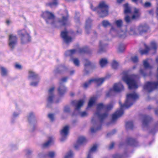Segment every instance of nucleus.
<instances>
[{
  "label": "nucleus",
  "instance_id": "obj_1",
  "mask_svg": "<svg viewBox=\"0 0 158 158\" xmlns=\"http://www.w3.org/2000/svg\"><path fill=\"white\" fill-rule=\"evenodd\" d=\"M139 98L138 95L135 93H129L127 95L126 100L123 105L121 104L120 102L119 103L120 105V109L117 111L112 116V121L114 122L123 113V110L127 109L131 106L134 101Z\"/></svg>",
  "mask_w": 158,
  "mask_h": 158
},
{
  "label": "nucleus",
  "instance_id": "obj_2",
  "mask_svg": "<svg viewBox=\"0 0 158 158\" xmlns=\"http://www.w3.org/2000/svg\"><path fill=\"white\" fill-rule=\"evenodd\" d=\"M113 103H110L106 106H104L102 104H98L97 107V112L95 115V117L92 119V122L94 123L96 118L98 119L97 122V123H98V120L101 122L103 119L105 118L107 116V114L106 113L103 114H101V112L104 109L110 110L113 107Z\"/></svg>",
  "mask_w": 158,
  "mask_h": 158
},
{
  "label": "nucleus",
  "instance_id": "obj_3",
  "mask_svg": "<svg viewBox=\"0 0 158 158\" xmlns=\"http://www.w3.org/2000/svg\"><path fill=\"white\" fill-rule=\"evenodd\" d=\"M139 78L137 75H125L122 78V80L128 85L130 89H135L138 88V82L136 80Z\"/></svg>",
  "mask_w": 158,
  "mask_h": 158
},
{
  "label": "nucleus",
  "instance_id": "obj_4",
  "mask_svg": "<svg viewBox=\"0 0 158 158\" xmlns=\"http://www.w3.org/2000/svg\"><path fill=\"white\" fill-rule=\"evenodd\" d=\"M108 5L104 2H100L98 7L94 8H93L92 4H90V8L92 10L98 12L101 17H104L108 15Z\"/></svg>",
  "mask_w": 158,
  "mask_h": 158
},
{
  "label": "nucleus",
  "instance_id": "obj_5",
  "mask_svg": "<svg viewBox=\"0 0 158 158\" xmlns=\"http://www.w3.org/2000/svg\"><path fill=\"white\" fill-rule=\"evenodd\" d=\"M18 33L21 37L22 43L25 44L31 41V37L25 30H22L19 31Z\"/></svg>",
  "mask_w": 158,
  "mask_h": 158
},
{
  "label": "nucleus",
  "instance_id": "obj_6",
  "mask_svg": "<svg viewBox=\"0 0 158 158\" xmlns=\"http://www.w3.org/2000/svg\"><path fill=\"white\" fill-rule=\"evenodd\" d=\"M43 15L44 17L46 18L47 23L52 25L55 24L54 15L52 13L46 11L43 13Z\"/></svg>",
  "mask_w": 158,
  "mask_h": 158
},
{
  "label": "nucleus",
  "instance_id": "obj_7",
  "mask_svg": "<svg viewBox=\"0 0 158 158\" xmlns=\"http://www.w3.org/2000/svg\"><path fill=\"white\" fill-rule=\"evenodd\" d=\"M106 79V78L102 77L91 79L84 83L83 87L86 88L93 83H95L98 86L100 85L104 82Z\"/></svg>",
  "mask_w": 158,
  "mask_h": 158
},
{
  "label": "nucleus",
  "instance_id": "obj_8",
  "mask_svg": "<svg viewBox=\"0 0 158 158\" xmlns=\"http://www.w3.org/2000/svg\"><path fill=\"white\" fill-rule=\"evenodd\" d=\"M110 33L114 37L117 36L121 38H125L127 36V33L126 31H122L119 30L116 31L114 28L112 27L110 30Z\"/></svg>",
  "mask_w": 158,
  "mask_h": 158
},
{
  "label": "nucleus",
  "instance_id": "obj_9",
  "mask_svg": "<svg viewBox=\"0 0 158 158\" xmlns=\"http://www.w3.org/2000/svg\"><path fill=\"white\" fill-rule=\"evenodd\" d=\"M140 14L139 10L138 9L134 8L131 18L128 16L126 15L125 17V20L127 23H130L131 21L132 20L136 19H138L139 17Z\"/></svg>",
  "mask_w": 158,
  "mask_h": 158
},
{
  "label": "nucleus",
  "instance_id": "obj_10",
  "mask_svg": "<svg viewBox=\"0 0 158 158\" xmlns=\"http://www.w3.org/2000/svg\"><path fill=\"white\" fill-rule=\"evenodd\" d=\"M17 41L16 35L11 34L9 35L8 45L11 49H13L15 47Z\"/></svg>",
  "mask_w": 158,
  "mask_h": 158
},
{
  "label": "nucleus",
  "instance_id": "obj_11",
  "mask_svg": "<svg viewBox=\"0 0 158 158\" xmlns=\"http://www.w3.org/2000/svg\"><path fill=\"white\" fill-rule=\"evenodd\" d=\"M69 127L68 125L64 126L60 131L61 138L60 141L63 142L66 139L69 133Z\"/></svg>",
  "mask_w": 158,
  "mask_h": 158
},
{
  "label": "nucleus",
  "instance_id": "obj_12",
  "mask_svg": "<svg viewBox=\"0 0 158 158\" xmlns=\"http://www.w3.org/2000/svg\"><path fill=\"white\" fill-rule=\"evenodd\" d=\"M157 46L156 43L155 41H152L150 43V47H146L145 50H140V53L142 54H146L149 51H155L157 48Z\"/></svg>",
  "mask_w": 158,
  "mask_h": 158
},
{
  "label": "nucleus",
  "instance_id": "obj_13",
  "mask_svg": "<svg viewBox=\"0 0 158 158\" xmlns=\"http://www.w3.org/2000/svg\"><path fill=\"white\" fill-rule=\"evenodd\" d=\"M143 64L144 66V69H141L140 70L139 73L141 75L145 76L146 75V71L147 69H150L152 68V67L148 63L147 60H144L143 62Z\"/></svg>",
  "mask_w": 158,
  "mask_h": 158
},
{
  "label": "nucleus",
  "instance_id": "obj_14",
  "mask_svg": "<svg viewBox=\"0 0 158 158\" xmlns=\"http://www.w3.org/2000/svg\"><path fill=\"white\" fill-rule=\"evenodd\" d=\"M149 29L148 27L145 24L140 25L137 28V31L140 34H142L147 32Z\"/></svg>",
  "mask_w": 158,
  "mask_h": 158
},
{
  "label": "nucleus",
  "instance_id": "obj_15",
  "mask_svg": "<svg viewBox=\"0 0 158 158\" xmlns=\"http://www.w3.org/2000/svg\"><path fill=\"white\" fill-rule=\"evenodd\" d=\"M54 138L52 137H48V140L44 142L42 145V147L43 148H47L54 143Z\"/></svg>",
  "mask_w": 158,
  "mask_h": 158
},
{
  "label": "nucleus",
  "instance_id": "obj_16",
  "mask_svg": "<svg viewBox=\"0 0 158 158\" xmlns=\"http://www.w3.org/2000/svg\"><path fill=\"white\" fill-rule=\"evenodd\" d=\"M68 32L66 31L62 32L61 33L62 37L67 44H68L72 41V39L68 36Z\"/></svg>",
  "mask_w": 158,
  "mask_h": 158
},
{
  "label": "nucleus",
  "instance_id": "obj_17",
  "mask_svg": "<svg viewBox=\"0 0 158 158\" xmlns=\"http://www.w3.org/2000/svg\"><path fill=\"white\" fill-rule=\"evenodd\" d=\"M85 101L83 99L80 100L78 101H74L73 102V103L75 107L76 110H78L83 106Z\"/></svg>",
  "mask_w": 158,
  "mask_h": 158
},
{
  "label": "nucleus",
  "instance_id": "obj_18",
  "mask_svg": "<svg viewBox=\"0 0 158 158\" xmlns=\"http://www.w3.org/2000/svg\"><path fill=\"white\" fill-rule=\"evenodd\" d=\"M82 52V50L81 49L71 50L67 51L65 52V55L68 56H71L79 52Z\"/></svg>",
  "mask_w": 158,
  "mask_h": 158
},
{
  "label": "nucleus",
  "instance_id": "obj_19",
  "mask_svg": "<svg viewBox=\"0 0 158 158\" xmlns=\"http://www.w3.org/2000/svg\"><path fill=\"white\" fill-rule=\"evenodd\" d=\"M86 141L85 138L83 136L80 137L79 138L77 141V144H76L74 147L76 149H78L79 148V145L82 144Z\"/></svg>",
  "mask_w": 158,
  "mask_h": 158
},
{
  "label": "nucleus",
  "instance_id": "obj_20",
  "mask_svg": "<svg viewBox=\"0 0 158 158\" xmlns=\"http://www.w3.org/2000/svg\"><path fill=\"white\" fill-rule=\"evenodd\" d=\"M54 88L53 87L51 88L48 91V102L51 103L52 102L54 98L53 93L54 91Z\"/></svg>",
  "mask_w": 158,
  "mask_h": 158
},
{
  "label": "nucleus",
  "instance_id": "obj_21",
  "mask_svg": "<svg viewBox=\"0 0 158 158\" xmlns=\"http://www.w3.org/2000/svg\"><path fill=\"white\" fill-rule=\"evenodd\" d=\"M123 89V85L120 83L115 84L113 88V90L116 92H120Z\"/></svg>",
  "mask_w": 158,
  "mask_h": 158
},
{
  "label": "nucleus",
  "instance_id": "obj_22",
  "mask_svg": "<svg viewBox=\"0 0 158 158\" xmlns=\"http://www.w3.org/2000/svg\"><path fill=\"white\" fill-rule=\"evenodd\" d=\"M29 79L31 80H34L35 79H38L40 77L38 75L32 71L30 70L29 72Z\"/></svg>",
  "mask_w": 158,
  "mask_h": 158
},
{
  "label": "nucleus",
  "instance_id": "obj_23",
  "mask_svg": "<svg viewBox=\"0 0 158 158\" xmlns=\"http://www.w3.org/2000/svg\"><path fill=\"white\" fill-rule=\"evenodd\" d=\"M59 25L65 26L68 23V17H63L61 19L59 20L58 22Z\"/></svg>",
  "mask_w": 158,
  "mask_h": 158
},
{
  "label": "nucleus",
  "instance_id": "obj_24",
  "mask_svg": "<svg viewBox=\"0 0 158 158\" xmlns=\"http://www.w3.org/2000/svg\"><path fill=\"white\" fill-rule=\"evenodd\" d=\"M1 74L2 77H6L8 75V71L5 68L1 67L0 68Z\"/></svg>",
  "mask_w": 158,
  "mask_h": 158
},
{
  "label": "nucleus",
  "instance_id": "obj_25",
  "mask_svg": "<svg viewBox=\"0 0 158 158\" xmlns=\"http://www.w3.org/2000/svg\"><path fill=\"white\" fill-rule=\"evenodd\" d=\"M108 63V60L106 58H102L99 61V64L100 66L102 67H105Z\"/></svg>",
  "mask_w": 158,
  "mask_h": 158
},
{
  "label": "nucleus",
  "instance_id": "obj_26",
  "mask_svg": "<svg viewBox=\"0 0 158 158\" xmlns=\"http://www.w3.org/2000/svg\"><path fill=\"white\" fill-rule=\"evenodd\" d=\"M66 90V87L62 84H60L58 89V91L60 94H63Z\"/></svg>",
  "mask_w": 158,
  "mask_h": 158
},
{
  "label": "nucleus",
  "instance_id": "obj_27",
  "mask_svg": "<svg viewBox=\"0 0 158 158\" xmlns=\"http://www.w3.org/2000/svg\"><path fill=\"white\" fill-rule=\"evenodd\" d=\"M96 100V98H95L93 97L91 98L89 100L88 107L89 108L92 107L94 104Z\"/></svg>",
  "mask_w": 158,
  "mask_h": 158
},
{
  "label": "nucleus",
  "instance_id": "obj_28",
  "mask_svg": "<svg viewBox=\"0 0 158 158\" xmlns=\"http://www.w3.org/2000/svg\"><path fill=\"white\" fill-rule=\"evenodd\" d=\"M124 12L126 14L130 13L131 10L129 5L127 3H126L124 5Z\"/></svg>",
  "mask_w": 158,
  "mask_h": 158
},
{
  "label": "nucleus",
  "instance_id": "obj_29",
  "mask_svg": "<svg viewBox=\"0 0 158 158\" xmlns=\"http://www.w3.org/2000/svg\"><path fill=\"white\" fill-rule=\"evenodd\" d=\"M28 120L29 122H31L34 121L35 116L34 114L32 112H30L28 116Z\"/></svg>",
  "mask_w": 158,
  "mask_h": 158
},
{
  "label": "nucleus",
  "instance_id": "obj_30",
  "mask_svg": "<svg viewBox=\"0 0 158 158\" xmlns=\"http://www.w3.org/2000/svg\"><path fill=\"white\" fill-rule=\"evenodd\" d=\"M92 20L91 19H89L86 21V24L85 26V30L88 33V30L90 28L91 25V23Z\"/></svg>",
  "mask_w": 158,
  "mask_h": 158
},
{
  "label": "nucleus",
  "instance_id": "obj_31",
  "mask_svg": "<svg viewBox=\"0 0 158 158\" xmlns=\"http://www.w3.org/2000/svg\"><path fill=\"white\" fill-rule=\"evenodd\" d=\"M71 60L76 66L78 67L79 66L80 61L77 58H71Z\"/></svg>",
  "mask_w": 158,
  "mask_h": 158
},
{
  "label": "nucleus",
  "instance_id": "obj_32",
  "mask_svg": "<svg viewBox=\"0 0 158 158\" xmlns=\"http://www.w3.org/2000/svg\"><path fill=\"white\" fill-rule=\"evenodd\" d=\"M115 24L118 27H120L123 25V21L121 19L115 20L114 22Z\"/></svg>",
  "mask_w": 158,
  "mask_h": 158
},
{
  "label": "nucleus",
  "instance_id": "obj_33",
  "mask_svg": "<svg viewBox=\"0 0 158 158\" xmlns=\"http://www.w3.org/2000/svg\"><path fill=\"white\" fill-rule=\"evenodd\" d=\"M74 157V153L73 152L71 151H69L67 153H66L65 156V158H70L73 157Z\"/></svg>",
  "mask_w": 158,
  "mask_h": 158
},
{
  "label": "nucleus",
  "instance_id": "obj_34",
  "mask_svg": "<svg viewBox=\"0 0 158 158\" xmlns=\"http://www.w3.org/2000/svg\"><path fill=\"white\" fill-rule=\"evenodd\" d=\"M56 152L53 151L48 152L47 153L48 156L51 158L56 157Z\"/></svg>",
  "mask_w": 158,
  "mask_h": 158
},
{
  "label": "nucleus",
  "instance_id": "obj_35",
  "mask_svg": "<svg viewBox=\"0 0 158 158\" xmlns=\"http://www.w3.org/2000/svg\"><path fill=\"white\" fill-rule=\"evenodd\" d=\"M57 0H53L52 2L47 4L48 5L51 7L56 6L58 4Z\"/></svg>",
  "mask_w": 158,
  "mask_h": 158
},
{
  "label": "nucleus",
  "instance_id": "obj_36",
  "mask_svg": "<svg viewBox=\"0 0 158 158\" xmlns=\"http://www.w3.org/2000/svg\"><path fill=\"white\" fill-rule=\"evenodd\" d=\"M125 49V46L123 44H120L118 48V51L119 52H123Z\"/></svg>",
  "mask_w": 158,
  "mask_h": 158
},
{
  "label": "nucleus",
  "instance_id": "obj_37",
  "mask_svg": "<svg viewBox=\"0 0 158 158\" xmlns=\"http://www.w3.org/2000/svg\"><path fill=\"white\" fill-rule=\"evenodd\" d=\"M40 80V78L39 77L38 79H35V80H33V81L31 83V85L33 86H36L38 85Z\"/></svg>",
  "mask_w": 158,
  "mask_h": 158
},
{
  "label": "nucleus",
  "instance_id": "obj_38",
  "mask_svg": "<svg viewBox=\"0 0 158 158\" xmlns=\"http://www.w3.org/2000/svg\"><path fill=\"white\" fill-rule=\"evenodd\" d=\"M119 66L118 63L116 60H113L112 63V66L113 68L116 69Z\"/></svg>",
  "mask_w": 158,
  "mask_h": 158
},
{
  "label": "nucleus",
  "instance_id": "obj_39",
  "mask_svg": "<svg viewBox=\"0 0 158 158\" xmlns=\"http://www.w3.org/2000/svg\"><path fill=\"white\" fill-rule=\"evenodd\" d=\"M84 65L85 67H86L88 66H91L93 65V64L92 63H91L89 60H84Z\"/></svg>",
  "mask_w": 158,
  "mask_h": 158
},
{
  "label": "nucleus",
  "instance_id": "obj_40",
  "mask_svg": "<svg viewBox=\"0 0 158 158\" xmlns=\"http://www.w3.org/2000/svg\"><path fill=\"white\" fill-rule=\"evenodd\" d=\"M98 146L97 145H94L91 147L89 151L94 153L97 150Z\"/></svg>",
  "mask_w": 158,
  "mask_h": 158
},
{
  "label": "nucleus",
  "instance_id": "obj_41",
  "mask_svg": "<svg viewBox=\"0 0 158 158\" xmlns=\"http://www.w3.org/2000/svg\"><path fill=\"white\" fill-rule=\"evenodd\" d=\"M102 26L104 27H107L110 25V23L107 20H104L102 22Z\"/></svg>",
  "mask_w": 158,
  "mask_h": 158
},
{
  "label": "nucleus",
  "instance_id": "obj_42",
  "mask_svg": "<svg viewBox=\"0 0 158 158\" xmlns=\"http://www.w3.org/2000/svg\"><path fill=\"white\" fill-rule=\"evenodd\" d=\"M133 124L131 122H127L126 125V127L128 129H132L133 127Z\"/></svg>",
  "mask_w": 158,
  "mask_h": 158
},
{
  "label": "nucleus",
  "instance_id": "obj_43",
  "mask_svg": "<svg viewBox=\"0 0 158 158\" xmlns=\"http://www.w3.org/2000/svg\"><path fill=\"white\" fill-rule=\"evenodd\" d=\"M94 153L89 150L87 153V158H91L93 157Z\"/></svg>",
  "mask_w": 158,
  "mask_h": 158
},
{
  "label": "nucleus",
  "instance_id": "obj_44",
  "mask_svg": "<svg viewBox=\"0 0 158 158\" xmlns=\"http://www.w3.org/2000/svg\"><path fill=\"white\" fill-rule=\"evenodd\" d=\"M136 143H137V142L136 141L134 140L133 139H130V141L129 142V143L132 146H136Z\"/></svg>",
  "mask_w": 158,
  "mask_h": 158
},
{
  "label": "nucleus",
  "instance_id": "obj_45",
  "mask_svg": "<svg viewBox=\"0 0 158 158\" xmlns=\"http://www.w3.org/2000/svg\"><path fill=\"white\" fill-rule=\"evenodd\" d=\"M136 31L134 27H131L129 31V34L131 35H133L135 33Z\"/></svg>",
  "mask_w": 158,
  "mask_h": 158
},
{
  "label": "nucleus",
  "instance_id": "obj_46",
  "mask_svg": "<svg viewBox=\"0 0 158 158\" xmlns=\"http://www.w3.org/2000/svg\"><path fill=\"white\" fill-rule=\"evenodd\" d=\"M131 60L134 62H137L138 60V57L136 56H132Z\"/></svg>",
  "mask_w": 158,
  "mask_h": 158
},
{
  "label": "nucleus",
  "instance_id": "obj_47",
  "mask_svg": "<svg viewBox=\"0 0 158 158\" xmlns=\"http://www.w3.org/2000/svg\"><path fill=\"white\" fill-rule=\"evenodd\" d=\"M32 151L31 149H27L25 151L26 154L27 155H30L32 153Z\"/></svg>",
  "mask_w": 158,
  "mask_h": 158
},
{
  "label": "nucleus",
  "instance_id": "obj_48",
  "mask_svg": "<svg viewBox=\"0 0 158 158\" xmlns=\"http://www.w3.org/2000/svg\"><path fill=\"white\" fill-rule=\"evenodd\" d=\"M105 45V44H104L103 41H100L99 44L100 50H101L102 48Z\"/></svg>",
  "mask_w": 158,
  "mask_h": 158
},
{
  "label": "nucleus",
  "instance_id": "obj_49",
  "mask_svg": "<svg viewBox=\"0 0 158 158\" xmlns=\"http://www.w3.org/2000/svg\"><path fill=\"white\" fill-rule=\"evenodd\" d=\"M80 115L81 117H84L87 115V114L85 111H83L81 112L80 113Z\"/></svg>",
  "mask_w": 158,
  "mask_h": 158
},
{
  "label": "nucleus",
  "instance_id": "obj_50",
  "mask_svg": "<svg viewBox=\"0 0 158 158\" xmlns=\"http://www.w3.org/2000/svg\"><path fill=\"white\" fill-rule=\"evenodd\" d=\"M48 117L51 121H53L54 118V115L52 114H49L48 115Z\"/></svg>",
  "mask_w": 158,
  "mask_h": 158
},
{
  "label": "nucleus",
  "instance_id": "obj_51",
  "mask_svg": "<svg viewBox=\"0 0 158 158\" xmlns=\"http://www.w3.org/2000/svg\"><path fill=\"white\" fill-rule=\"evenodd\" d=\"M15 68L18 69H20L22 68V66L20 64L16 63L15 65Z\"/></svg>",
  "mask_w": 158,
  "mask_h": 158
},
{
  "label": "nucleus",
  "instance_id": "obj_52",
  "mask_svg": "<svg viewBox=\"0 0 158 158\" xmlns=\"http://www.w3.org/2000/svg\"><path fill=\"white\" fill-rule=\"evenodd\" d=\"M151 3L150 2H146L144 4V6L145 7H148L151 6Z\"/></svg>",
  "mask_w": 158,
  "mask_h": 158
},
{
  "label": "nucleus",
  "instance_id": "obj_53",
  "mask_svg": "<svg viewBox=\"0 0 158 158\" xmlns=\"http://www.w3.org/2000/svg\"><path fill=\"white\" fill-rule=\"evenodd\" d=\"M38 156L39 157H45L44 153L43 152H40L38 154Z\"/></svg>",
  "mask_w": 158,
  "mask_h": 158
},
{
  "label": "nucleus",
  "instance_id": "obj_54",
  "mask_svg": "<svg viewBox=\"0 0 158 158\" xmlns=\"http://www.w3.org/2000/svg\"><path fill=\"white\" fill-rule=\"evenodd\" d=\"M132 2L137 3L138 2H139L140 3H142V0H132Z\"/></svg>",
  "mask_w": 158,
  "mask_h": 158
},
{
  "label": "nucleus",
  "instance_id": "obj_55",
  "mask_svg": "<svg viewBox=\"0 0 158 158\" xmlns=\"http://www.w3.org/2000/svg\"><path fill=\"white\" fill-rule=\"evenodd\" d=\"M69 111V109L68 107H65L64 109V111L65 112H67Z\"/></svg>",
  "mask_w": 158,
  "mask_h": 158
},
{
  "label": "nucleus",
  "instance_id": "obj_56",
  "mask_svg": "<svg viewBox=\"0 0 158 158\" xmlns=\"http://www.w3.org/2000/svg\"><path fill=\"white\" fill-rule=\"evenodd\" d=\"M114 145V143H111L109 146V148L110 149H112L113 148Z\"/></svg>",
  "mask_w": 158,
  "mask_h": 158
},
{
  "label": "nucleus",
  "instance_id": "obj_57",
  "mask_svg": "<svg viewBox=\"0 0 158 158\" xmlns=\"http://www.w3.org/2000/svg\"><path fill=\"white\" fill-rule=\"evenodd\" d=\"M67 78L66 77L62 78L61 80V82H65L66 81Z\"/></svg>",
  "mask_w": 158,
  "mask_h": 158
},
{
  "label": "nucleus",
  "instance_id": "obj_58",
  "mask_svg": "<svg viewBox=\"0 0 158 158\" xmlns=\"http://www.w3.org/2000/svg\"><path fill=\"white\" fill-rule=\"evenodd\" d=\"M100 129V128H98L97 129H95V130H94V128H91V131L92 132H94Z\"/></svg>",
  "mask_w": 158,
  "mask_h": 158
},
{
  "label": "nucleus",
  "instance_id": "obj_59",
  "mask_svg": "<svg viewBox=\"0 0 158 158\" xmlns=\"http://www.w3.org/2000/svg\"><path fill=\"white\" fill-rule=\"evenodd\" d=\"M19 115V113H14V114H13V116L14 117H17V116Z\"/></svg>",
  "mask_w": 158,
  "mask_h": 158
},
{
  "label": "nucleus",
  "instance_id": "obj_60",
  "mask_svg": "<svg viewBox=\"0 0 158 158\" xmlns=\"http://www.w3.org/2000/svg\"><path fill=\"white\" fill-rule=\"evenodd\" d=\"M75 72V71L74 70H72L70 72V74L72 75Z\"/></svg>",
  "mask_w": 158,
  "mask_h": 158
},
{
  "label": "nucleus",
  "instance_id": "obj_61",
  "mask_svg": "<svg viewBox=\"0 0 158 158\" xmlns=\"http://www.w3.org/2000/svg\"><path fill=\"white\" fill-rule=\"evenodd\" d=\"M156 114L158 115V109H156L155 111Z\"/></svg>",
  "mask_w": 158,
  "mask_h": 158
},
{
  "label": "nucleus",
  "instance_id": "obj_62",
  "mask_svg": "<svg viewBox=\"0 0 158 158\" xmlns=\"http://www.w3.org/2000/svg\"><path fill=\"white\" fill-rule=\"evenodd\" d=\"M156 14L157 15H158V7H157V9H156Z\"/></svg>",
  "mask_w": 158,
  "mask_h": 158
},
{
  "label": "nucleus",
  "instance_id": "obj_63",
  "mask_svg": "<svg viewBox=\"0 0 158 158\" xmlns=\"http://www.w3.org/2000/svg\"><path fill=\"white\" fill-rule=\"evenodd\" d=\"M6 22L7 24H9L10 23V21L9 20H7Z\"/></svg>",
  "mask_w": 158,
  "mask_h": 158
},
{
  "label": "nucleus",
  "instance_id": "obj_64",
  "mask_svg": "<svg viewBox=\"0 0 158 158\" xmlns=\"http://www.w3.org/2000/svg\"><path fill=\"white\" fill-rule=\"evenodd\" d=\"M145 121H143V125H144L145 124Z\"/></svg>",
  "mask_w": 158,
  "mask_h": 158
}]
</instances>
